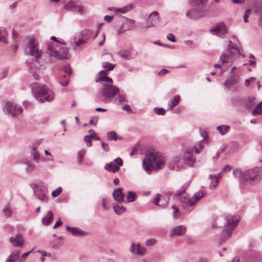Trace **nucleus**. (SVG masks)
<instances>
[{
  "label": "nucleus",
  "mask_w": 262,
  "mask_h": 262,
  "mask_svg": "<svg viewBox=\"0 0 262 262\" xmlns=\"http://www.w3.org/2000/svg\"><path fill=\"white\" fill-rule=\"evenodd\" d=\"M96 81L102 84V87L99 90L97 98L101 102L108 103L119 92V89L113 85L112 78L107 76V73L105 71H101L98 75V79Z\"/></svg>",
  "instance_id": "nucleus-1"
},
{
  "label": "nucleus",
  "mask_w": 262,
  "mask_h": 262,
  "mask_svg": "<svg viewBox=\"0 0 262 262\" xmlns=\"http://www.w3.org/2000/svg\"><path fill=\"white\" fill-rule=\"evenodd\" d=\"M224 220L225 222L224 223V229L221 233L220 244H222L231 236L232 231L239 222V219L236 216L228 215L224 217L220 216L216 217L212 221V228L221 227L222 226L221 222Z\"/></svg>",
  "instance_id": "nucleus-2"
},
{
  "label": "nucleus",
  "mask_w": 262,
  "mask_h": 262,
  "mask_svg": "<svg viewBox=\"0 0 262 262\" xmlns=\"http://www.w3.org/2000/svg\"><path fill=\"white\" fill-rule=\"evenodd\" d=\"M165 156L160 152H151L146 155L143 161V167L147 173H150L154 169L164 168L165 165Z\"/></svg>",
  "instance_id": "nucleus-3"
},
{
  "label": "nucleus",
  "mask_w": 262,
  "mask_h": 262,
  "mask_svg": "<svg viewBox=\"0 0 262 262\" xmlns=\"http://www.w3.org/2000/svg\"><path fill=\"white\" fill-rule=\"evenodd\" d=\"M31 88L35 98L39 102H50L54 98L53 91L43 84L34 82L31 85Z\"/></svg>",
  "instance_id": "nucleus-4"
},
{
  "label": "nucleus",
  "mask_w": 262,
  "mask_h": 262,
  "mask_svg": "<svg viewBox=\"0 0 262 262\" xmlns=\"http://www.w3.org/2000/svg\"><path fill=\"white\" fill-rule=\"evenodd\" d=\"M59 46L57 43L49 42L47 44L46 53L51 57L58 60H64L69 58L70 54L68 49Z\"/></svg>",
  "instance_id": "nucleus-5"
},
{
  "label": "nucleus",
  "mask_w": 262,
  "mask_h": 262,
  "mask_svg": "<svg viewBox=\"0 0 262 262\" xmlns=\"http://www.w3.org/2000/svg\"><path fill=\"white\" fill-rule=\"evenodd\" d=\"M38 42L36 39L30 38L27 47L25 48V52L29 55L35 57L36 59L40 58L42 52L37 48Z\"/></svg>",
  "instance_id": "nucleus-6"
},
{
  "label": "nucleus",
  "mask_w": 262,
  "mask_h": 262,
  "mask_svg": "<svg viewBox=\"0 0 262 262\" xmlns=\"http://www.w3.org/2000/svg\"><path fill=\"white\" fill-rule=\"evenodd\" d=\"M33 190L35 195L38 200L44 203L48 201V189L43 183L37 184Z\"/></svg>",
  "instance_id": "nucleus-7"
},
{
  "label": "nucleus",
  "mask_w": 262,
  "mask_h": 262,
  "mask_svg": "<svg viewBox=\"0 0 262 262\" xmlns=\"http://www.w3.org/2000/svg\"><path fill=\"white\" fill-rule=\"evenodd\" d=\"M210 33L219 37H223L228 33V28L223 22L216 24L210 29Z\"/></svg>",
  "instance_id": "nucleus-8"
},
{
  "label": "nucleus",
  "mask_w": 262,
  "mask_h": 262,
  "mask_svg": "<svg viewBox=\"0 0 262 262\" xmlns=\"http://www.w3.org/2000/svg\"><path fill=\"white\" fill-rule=\"evenodd\" d=\"M5 108L8 114L11 116L20 114L23 110L21 106H18L16 104L10 102L6 104Z\"/></svg>",
  "instance_id": "nucleus-9"
},
{
  "label": "nucleus",
  "mask_w": 262,
  "mask_h": 262,
  "mask_svg": "<svg viewBox=\"0 0 262 262\" xmlns=\"http://www.w3.org/2000/svg\"><path fill=\"white\" fill-rule=\"evenodd\" d=\"M193 148L188 147L184 153L183 161L185 164L190 166H192L195 161V158L193 154Z\"/></svg>",
  "instance_id": "nucleus-10"
},
{
  "label": "nucleus",
  "mask_w": 262,
  "mask_h": 262,
  "mask_svg": "<svg viewBox=\"0 0 262 262\" xmlns=\"http://www.w3.org/2000/svg\"><path fill=\"white\" fill-rule=\"evenodd\" d=\"M123 164V161L120 158H117L114 160L113 162L107 163L104 167V168L110 172L115 173L118 171L120 169V167Z\"/></svg>",
  "instance_id": "nucleus-11"
},
{
  "label": "nucleus",
  "mask_w": 262,
  "mask_h": 262,
  "mask_svg": "<svg viewBox=\"0 0 262 262\" xmlns=\"http://www.w3.org/2000/svg\"><path fill=\"white\" fill-rule=\"evenodd\" d=\"M160 16L158 11L152 12L146 20V25L144 27L145 29L155 27L159 23Z\"/></svg>",
  "instance_id": "nucleus-12"
},
{
  "label": "nucleus",
  "mask_w": 262,
  "mask_h": 262,
  "mask_svg": "<svg viewBox=\"0 0 262 262\" xmlns=\"http://www.w3.org/2000/svg\"><path fill=\"white\" fill-rule=\"evenodd\" d=\"M204 196V193L202 191H199L195 192L193 196L188 199L185 198L183 199L182 202H185L189 206H193L197 203Z\"/></svg>",
  "instance_id": "nucleus-13"
},
{
  "label": "nucleus",
  "mask_w": 262,
  "mask_h": 262,
  "mask_svg": "<svg viewBox=\"0 0 262 262\" xmlns=\"http://www.w3.org/2000/svg\"><path fill=\"white\" fill-rule=\"evenodd\" d=\"M205 11L203 9H191L186 12V16L190 18H199L204 16Z\"/></svg>",
  "instance_id": "nucleus-14"
},
{
  "label": "nucleus",
  "mask_w": 262,
  "mask_h": 262,
  "mask_svg": "<svg viewBox=\"0 0 262 262\" xmlns=\"http://www.w3.org/2000/svg\"><path fill=\"white\" fill-rule=\"evenodd\" d=\"M168 202V199L166 196H163L160 194H157L154 199L153 203L157 206L163 207Z\"/></svg>",
  "instance_id": "nucleus-15"
},
{
  "label": "nucleus",
  "mask_w": 262,
  "mask_h": 262,
  "mask_svg": "<svg viewBox=\"0 0 262 262\" xmlns=\"http://www.w3.org/2000/svg\"><path fill=\"white\" fill-rule=\"evenodd\" d=\"M10 242L14 247H21L23 246L25 242V239L22 234L18 233L15 237H11L10 238Z\"/></svg>",
  "instance_id": "nucleus-16"
},
{
  "label": "nucleus",
  "mask_w": 262,
  "mask_h": 262,
  "mask_svg": "<svg viewBox=\"0 0 262 262\" xmlns=\"http://www.w3.org/2000/svg\"><path fill=\"white\" fill-rule=\"evenodd\" d=\"M146 248L142 247L140 244H138L137 245V250H136L135 244L133 243L130 247V251L133 254H137L139 255H143L146 252Z\"/></svg>",
  "instance_id": "nucleus-17"
},
{
  "label": "nucleus",
  "mask_w": 262,
  "mask_h": 262,
  "mask_svg": "<svg viewBox=\"0 0 262 262\" xmlns=\"http://www.w3.org/2000/svg\"><path fill=\"white\" fill-rule=\"evenodd\" d=\"M19 163L26 165V171L28 173H32L35 169V166L33 162L28 159H22L20 160Z\"/></svg>",
  "instance_id": "nucleus-18"
},
{
  "label": "nucleus",
  "mask_w": 262,
  "mask_h": 262,
  "mask_svg": "<svg viewBox=\"0 0 262 262\" xmlns=\"http://www.w3.org/2000/svg\"><path fill=\"white\" fill-rule=\"evenodd\" d=\"M186 228L183 225H179L174 227L171 232L170 236H181L185 234Z\"/></svg>",
  "instance_id": "nucleus-19"
},
{
  "label": "nucleus",
  "mask_w": 262,
  "mask_h": 262,
  "mask_svg": "<svg viewBox=\"0 0 262 262\" xmlns=\"http://www.w3.org/2000/svg\"><path fill=\"white\" fill-rule=\"evenodd\" d=\"M114 200L118 202H122L124 200V195L123 193V189L121 188L115 189L113 192Z\"/></svg>",
  "instance_id": "nucleus-20"
},
{
  "label": "nucleus",
  "mask_w": 262,
  "mask_h": 262,
  "mask_svg": "<svg viewBox=\"0 0 262 262\" xmlns=\"http://www.w3.org/2000/svg\"><path fill=\"white\" fill-rule=\"evenodd\" d=\"M65 9L73 12H79L82 10V7L75 4L73 2H69L65 5Z\"/></svg>",
  "instance_id": "nucleus-21"
},
{
  "label": "nucleus",
  "mask_w": 262,
  "mask_h": 262,
  "mask_svg": "<svg viewBox=\"0 0 262 262\" xmlns=\"http://www.w3.org/2000/svg\"><path fill=\"white\" fill-rule=\"evenodd\" d=\"M180 101V96L177 95L171 98L168 103V110H172Z\"/></svg>",
  "instance_id": "nucleus-22"
},
{
  "label": "nucleus",
  "mask_w": 262,
  "mask_h": 262,
  "mask_svg": "<svg viewBox=\"0 0 262 262\" xmlns=\"http://www.w3.org/2000/svg\"><path fill=\"white\" fill-rule=\"evenodd\" d=\"M53 220V213L51 211L48 212L47 215L42 219V223L45 226L50 225Z\"/></svg>",
  "instance_id": "nucleus-23"
},
{
  "label": "nucleus",
  "mask_w": 262,
  "mask_h": 262,
  "mask_svg": "<svg viewBox=\"0 0 262 262\" xmlns=\"http://www.w3.org/2000/svg\"><path fill=\"white\" fill-rule=\"evenodd\" d=\"M237 82V78L235 76H231L228 78L224 82L223 84L225 86L230 88L232 85Z\"/></svg>",
  "instance_id": "nucleus-24"
},
{
  "label": "nucleus",
  "mask_w": 262,
  "mask_h": 262,
  "mask_svg": "<svg viewBox=\"0 0 262 262\" xmlns=\"http://www.w3.org/2000/svg\"><path fill=\"white\" fill-rule=\"evenodd\" d=\"M228 50L230 54V56L239 53L238 48L231 40H229L228 42Z\"/></svg>",
  "instance_id": "nucleus-25"
},
{
  "label": "nucleus",
  "mask_w": 262,
  "mask_h": 262,
  "mask_svg": "<svg viewBox=\"0 0 262 262\" xmlns=\"http://www.w3.org/2000/svg\"><path fill=\"white\" fill-rule=\"evenodd\" d=\"M205 143L206 141L204 139H202L201 140L199 141L195 145L191 148L193 149V150L195 151V154H199L203 149Z\"/></svg>",
  "instance_id": "nucleus-26"
},
{
  "label": "nucleus",
  "mask_w": 262,
  "mask_h": 262,
  "mask_svg": "<svg viewBox=\"0 0 262 262\" xmlns=\"http://www.w3.org/2000/svg\"><path fill=\"white\" fill-rule=\"evenodd\" d=\"M20 251L18 250L11 253V254L7 258L6 262H14L19 258Z\"/></svg>",
  "instance_id": "nucleus-27"
},
{
  "label": "nucleus",
  "mask_w": 262,
  "mask_h": 262,
  "mask_svg": "<svg viewBox=\"0 0 262 262\" xmlns=\"http://www.w3.org/2000/svg\"><path fill=\"white\" fill-rule=\"evenodd\" d=\"M30 154L33 157V159L37 163H38L39 162V158H40V154L37 151L36 147L35 146L30 147Z\"/></svg>",
  "instance_id": "nucleus-28"
},
{
  "label": "nucleus",
  "mask_w": 262,
  "mask_h": 262,
  "mask_svg": "<svg viewBox=\"0 0 262 262\" xmlns=\"http://www.w3.org/2000/svg\"><path fill=\"white\" fill-rule=\"evenodd\" d=\"M71 233L74 235V236H84L88 234V233L76 227H73Z\"/></svg>",
  "instance_id": "nucleus-29"
},
{
  "label": "nucleus",
  "mask_w": 262,
  "mask_h": 262,
  "mask_svg": "<svg viewBox=\"0 0 262 262\" xmlns=\"http://www.w3.org/2000/svg\"><path fill=\"white\" fill-rule=\"evenodd\" d=\"M113 208L115 212L118 214L120 215L126 211V209L125 207L122 205H120L118 204H114L113 205Z\"/></svg>",
  "instance_id": "nucleus-30"
},
{
  "label": "nucleus",
  "mask_w": 262,
  "mask_h": 262,
  "mask_svg": "<svg viewBox=\"0 0 262 262\" xmlns=\"http://www.w3.org/2000/svg\"><path fill=\"white\" fill-rule=\"evenodd\" d=\"M118 54L124 60L129 59L131 56V53L128 50H121L118 52Z\"/></svg>",
  "instance_id": "nucleus-31"
},
{
  "label": "nucleus",
  "mask_w": 262,
  "mask_h": 262,
  "mask_svg": "<svg viewBox=\"0 0 262 262\" xmlns=\"http://www.w3.org/2000/svg\"><path fill=\"white\" fill-rule=\"evenodd\" d=\"M92 34V31L89 29H84L81 31L80 37H82L86 41L89 39V38L91 37Z\"/></svg>",
  "instance_id": "nucleus-32"
},
{
  "label": "nucleus",
  "mask_w": 262,
  "mask_h": 262,
  "mask_svg": "<svg viewBox=\"0 0 262 262\" xmlns=\"http://www.w3.org/2000/svg\"><path fill=\"white\" fill-rule=\"evenodd\" d=\"M133 8V6L132 4H129L128 5H126L122 8L120 9H116V8H114L113 7H110L108 8L110 10H114L115 11H121L122 13H126L129 10H132Z\"/></svg>",
  "instance_id": "nucleus-33"
},
{
  "label": "nucleus",
  "mask_w": 262,
  "mask_h": 262,
  "mask_svg": "<svg viewBox=\"0 0 262 262\" xmlns=\"http://www.w3.org/2000/svg\"><path fill=\"white\" fill-rule=\"evenodd\" d=\"M117 96L116 97V98L115 99V101L116 102H118L121 103L123 102L127 101V99L126 98V95L124 93H123V92L120 93V92H119V93L117 94Z\"/></svg>",
  "instance_id": "nucleus-34"
},
{
  "label": "nucleus",
  "mask_w": 262,
  "mask_h": 262,
  "mask_svg": "<svg viewBox=\"0 0 262 262\" xmlns=\"http://www.w3.org/2000/svg\"><path fill=\"white\" fill-rule=\"evenodd\" d=\"M35 63H33L32 65L30 66V73L32 74L33 76L34 77L35 79L39 80V74L40 73V69H36L35 71L34 70V65Z\"/></svg>",
  "instance_id": "nucleus-35"
},
{
  "label": "nucleus",
  "mask_w": 262,
  "mask_h": 262,
  "mask_svg": "<svg viewBox=\"0 0 262 262\" xmlns=\"http://www.w3.org/2000/svg\"><path fill=\"white\" fill-rule=\"evenodd\" d=\"M137 195L135 192L129 191L127 192V196L126 197L127 202L132 203L136 201Z\"/></svg>",
  "instance_id": "nucleus-36"
},
{
  "label": "nucleus",
  "mask_w": 262,
  "mask_h": 262,
  "mask_svg": "<svg viewBox=\"0 0 262 262\" xmlns=\"http://www.w3.org/2000/svg\"><path fill=\"white\" fill-rule=\"evenodd\" d=\"M7 32L5 29V28L3 27L0 28V41L2 42H7Z\"/></svg>",
  "instance_id": "nucleus-37"
},
{
  "label": "nucleus",
  "mask_w": 262,
  "mask_h": 262,
  "mask_svg": "<svg viewBox=\"0 0 262 262\" xmlns=\"http://www.w3.org/2000/svg\"><path fill=\"white\" fill-rule=\"evenodd\" d=\"M97 135V133H94L93 134L90 135H86L84 137V140L85 142L86 143V146L88 147H91L92 146V138L94 137V136Z\"/></svg>",
  "instance_id": "nucleus-38"
},
{
  "label": "nucleus",
  "mask_w": 262,
  "mask_h": 262,
  "mask_svg": "<svg viewBox=\"0 0 262 262\" xmlns=\"http://www.w3.org/2000/svg\"><path fill=\"white\" fill-rule=\"evenodd\" d=\"M115 67L114 64H113L108 62H104L102 63V67L105 69V71H106L107 74L108 72L114 69Z\"/></svg>",
  "instance_id": "nucleus-39"
},
{
  "label": "nucleus",
  "mask_w": 262,
  "mask_h": 262,
  "mask_svg": "<svg viewBox=\"0 0 262 262\" xmlns=\"http://www.w3.org/2000/svg\"><path fill=\"white\" fill-rule=\"evenodd\" d=\"M252 114L254 116L258 115H262V102H259L256 106L252 112Z\"/></svg>",
  "instance_id": "nucleus-40"
},
{
  "label": "nucleus",
  "mask_w": 262,
  "mask_h": 262,
  "mask_svg": "<svg viewBox=\"0 0 262 262\" xmlns=\"http://www.w3.org/2000/svg\"><path fill=\"white\" fill-rule=\"evenodd\" d=\"M189 186L188 183H186L184 184L182 187L179 189L177 192L176 193V196H181L183 194V193L185 192L186 190L187 189V187Z\"/></svg>",
  "instance_id": "nucleus-41"
},
{
  "label": "nucleus",
  "mask_w": 262,
  "mask_h": 262,
  "mask_svg": "<svg viewBox=\"0 0 262 262\" xmlns=\"http://www.w3.org/2000/svg\"><path fill=\"white\" fill-rule=\"evenodd\" d=\"M229 58L230 56L229 54L223 53L220 56V61L223 64L228 63Z\"/></svg>",
  "instance_id": "nucleus-42"
},
{
  "label": "nucleus",
  "mask_w": 262,
  "mask_h": 262,
  "mask_svg": "<svg viewBox=\"0 0 262 262\" xmlns=\"http://www.w3.org/2000/svg\"><path fill=\"white\" fill-rule=\"evenodd\" d=\"M209 178L211 180L210 185V188L215 189L218 185L219 181H217V179H214V178L211 174L209 175Z\"/></svg>",
  "instance_id": "nucleus-43"
},
{
  "label": "nucleus",
  "mask_w": 262,
  "mask_h": 262,
  "mask_svg": "<svg viewBox=\"0 0 262 262\" xmlns=\"http://www.w3.org/2000/svg\"><path fill=\"white\" fill-rule=\"evenodd\" d=\"M229 126L220 125L217 127V130L222 134L224 135L227 133L229 130Z\"/></svg>",
  "instance_id": "nucleus-44"
},
{
  "label": "nucleus",
  "mask_w": 262,
  "mask_h": 262,
  "mask_svg": "<svg viewBox=\"0 0 262 262\" xmlns=\"http://www.w3.org/2000/svg\"><path fill=\"white\" fill-rule=\"evenodd\" d=\"M107 137L110 140L116 141L118 139H121V138H119L116 132L114 131L109 132L107 133Z\"/></svg>",
  "instance_id": "nucleus-45"
},
{
  "label": "nucleus",
  "mask_w": 262,
  "mask_h": 262,
  "mask_svg": "<svg viewBox=\"0 0 262 262\" xmlns=\"http://www.w3.org/2000/svg\"><path fill=\"white\" fill-rule=\"evenodd\" d=\"M85 154V150L84 149L80 150L78 152L77 159L79 163H81L82 162V159L83 158Z\"/></svg>",
  "instance_id": "nucleus-46"
},
{
  "label": "nucleus",
  "mask_w": 262,
  "mask_h": 262,
  "mask_svg": "<svg viewBox=\"0 0 262 262\" xmlns=\"http://www.w3.org/2000/svg\"><path fill=\"white\" fill-rule=\"evenodd\" d=\"M154 111L159 115H164L166 113V111L162 107H155Z\"/></svg>",
  "instance_id": "nucleus-47"
},
{
  "label": "nucleus",
  "mask_w": 262,
  "mask_h": 262,
  "mask_svg": "<svg viewBox=\"0 0 262 262\" xmlns=\"http://www.w3.org/2000/svg\"><path fill=\"white\" fill-rule=\"evenodd\" d=\"M157 242V240L154 238H150L147 239L145 242V245L146 246H151L154 245Z\"/></svg>",
  "instance_id": "nucleus-48"
},
{
  "label": "nucleus",
  "mask_w": 262,
  "mask_h": 262,
  "mask_svg": "<svg viewBox=\"0 0 262 262\" xmlns=\"http://www.w3.org/2000/svg\"><path fill=\"white\" fill-rule=\"evenodd\" d=\"M134 20L132 19H128L126 21V25H128V27L126 28L127 30H130L134 29Z\"/></svg>",
  "instance_id": "nucleus-49"
},
{
  "label": "nucleus",
  "mask_w": 262,
  "mask_h": 262,
  "mask_svg": "<svg viewBox=\"0 0 262 262\" xmlns=\"http://www.w3.org/2000/svg\"><path fill=\"white\" fill-rule=\"evenodd\" d=\"M251 13V9H249L248 10H247L245 13H244V22L245 23H248L249 21H248V17L249 16V15H250Z\"/></svg>",
  "instance_id": "nucleus-50"
},
{
  "label": "nucleus",
  "mask_w": 262,
  "mask_h": 262,
  "mask_svg": "<svg viewBox=\"0 0 262 262\" xmlns=\"http://www.w3.org/2000/svg\"><path fill=\"white\" fill-rule=\"evenodd\" d=\"M61 191H62L61 187H58L55 190L52 191V195L53 197H56V196H58L61 193Z\"/></svg>",
  "instance_id": "nucleus-51"
},
{
  "label": "nucleus",
  "mask_w": 262,
  "mask_h": 262,
  "mask_svg": "<svg viewBox=\"0 0 262 262\" xmlns=\"http://www.w3.org/2000/svg\"><path fill=\"white\" fill-rule=\"evenodd\" d=\"M63 71L69 75L72 74V70L70 66H67L62 68Z\"/></svg>",
  "instance_id": "nucleus-52"
},
{
  "label": "nucleus",
  "mask_w": 262,
  "mask_h": 262,
  "mask_svg": "<svg viewBox=\"0 0 262 262\" xmlns=\"http://www.w3.org/2000/svg\"><path fill=\"white\" fill-rule=\"evenodd\" d=\"M98 119L99 117L98 116H93L91 118V120H90V123L96 125L98 122Z\"/></svg>",
  "instance_id": "nucleus-53"
},
{
  "label": "nucleus",
  "mask_w": 262,
  "mask_h": 262,
  "mask_svg": "<svg viewBox=\"0 0 262 262\" xmlns=\"http://www.w3.org/2000/svg\"><path fill=\"white\" fill-rule=\"evenodd\" d=\"M255 98L252 96L249 97L248 98V101L250 106L255 105L256 102H255Z\"/></svg>",
  "instance_id": "nucleus-54"
},
{
  "label": "nucleus",
  "mask_w": 262,
  "mask_h": 262,
  "mask_svg": "<svg viewBox=\"0 0 262 262\" xmlns=\"http://www.w3.org/2000/svg\"><path fill=\"white\" fill-rule=\"evenodd\" d=\"M3 213L5 216H10L11 214V210L9 207H6L4 209Z\"/></svg>",
  "instance_id": "nucleus-55"
},
{
  "label": "nucleus",
  "mask_w": 262,
  "mask_h": 262,
  "mask_svg": "<svg viewBox=\"0 0 262 262\" xmlns=\"http://www.w3.org/2000/svg\"><path fill=\"white\" fill-rule=\"evenodd\" d=\"M107 201L105 199H103L101 201V206L104 210H107L108 208L107 207Z\"/></svg>",
  "instance_id": "nucleus-56"
},
{
  "label": "nucleus",
  "mask_w": 262,
  "mask_h": 262,
  "mask_svg": "<svg viewBox=\"0 0 262 262\" xmlns=\"http://www.w3.org/2000/svg\"><path fill=\"white\" fill-rule=\"evenodd\" d=\"M38 252L39 253H40L42 256H44V257L47 256V257H52L51 253H50L49 252H46L45 251H41V250H38Z\"/></svg>",
  "instance_id": "nucleus-57"
},
{
  "label": "nucleus",
  "mask_w": 262,
  "mask_h": 262,
  "mask_svg": "<svg viewBox=\"0 0 262 262\" xmlns=\"http://www.w3.org/2000/svg\"><path fill=\"white\" fill-rule=\"evenodd\" d=\"M86 41L82 37H80L77 41H75V45L78 47L81 45L85 43Z\"/></svg>",
  "instance_id": "nucleus-58"
},
{
  "label": "nucleus",
  "mask_w": 262,
  "mask_h": 262,
  "mask_svg": "<svg viewBox=\"0 0 262 262\" xmlns=\"http://www.w3.org/2000/svg\"><path fill=\"white\" fill-rule=\"evenodd\" d=\"M167 38L172 41V42H176V38L174 37V36L171 34V33H169L167 35Z\"/></svg>",
  "instance_id": "nucleus-59"
},
{
  "label": "nucleus",
  "mask_w": 262,
  "mask_h": 262,
  "mask_svg": "<svg viewBox=\"0 0 262 262\" xmlns=\"http://www.w3.org/2000/svg\"><path fill=\"white\" fill-rule=\"evenodd\" d=\"M259 26L262 28V7L259 9Z\"/></svg>",
  "instance_id": "nucleus-60"
},
{
  "label": "nucleus",
  "mask_w": 262,
  "mask_h": 262,
  "mask_svg": "<svg viewBox=\"0 0 262 262\" xmlns=\"http://www.w3.org/2000/svg\"><path fill=\"white\" fill-rule=\"evenodd\" d=\"M101 147L104 151H105L106 152L109 151V147H108V144L107 143H102Z\"/></svg>",
  "instance_id": "nucleus-61"
},
{
  "label": "nucleus",
  "mask_w": 262,
  "mask_h": 262,
  "mask_svg": "<svg viewBox=\"0 0 262 262\" xmlns=\"http://www.w3.org/2000/svg\"><path fill=\"white\" fill-rule=\"evenodd\" d=\"M122 110L127 112H132V110L130 107V106L128 104H125L122 107Z\"/></svg>",
  "instance_id": "nucleus-62"
},
{
  "label": "nucleus",
  "mask_w": 262,
  "mask_h": 262,
  "mask_svg": "<svg viewBox=\"0 0 262 262\" xmlns=\"http://www.w3.org/2000/svg\"><path fill=\"white\" fill-rule=\"evenodd\" d=\"M70 79L69 78L66 79L64 81H59V83L63 86H67L69 83Z\"/></svg>",
  "instance_id": "nucleus-63"
},
{
  "label": "nucleus",
  "mask_w": 262,
  "mask_h": 262,
  "mask_svg": "<svg viewBox=\"0 0 262 262\" xmlns=\"http://www.w3.org/2000/svg\"><path fill=\"white\" fill-rule=\"evenodd\" d=\"M172 208L174 209L173 212V217L176 218L177 217V213L179 212V209L174 205H172Z\"/></svg>",
  "instance_id": "nucleus-64"
}]
</instances>
